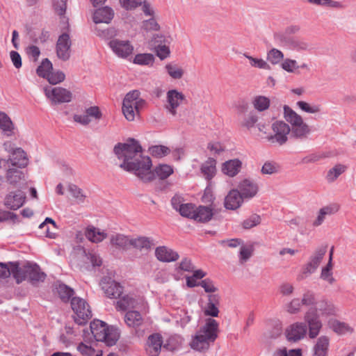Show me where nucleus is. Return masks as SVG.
Wrapping results in <instances>:
<instances>
[{
    "instance_id": "nucleus-52",
    "label": "nucleus",
    "mask_w": 356,
    "mask_h": 356,
    "mask_svg": "<svg viewBox=\"0 0 356 356\" xmlns=\"http://www.w3.org/2000/svg\"><path fill=\"white\" fill-rule=\"evenodd\" d=\"M57 293L63 302H67L74 294V291L65 284H59L56 288Z\"/></svg>"
},
{
    "instance_id": "nucleus-16",
    "label": "nucleus",
    "mask_w": 356,
    "mask_h": 356,
    "mask_svg": "<svg viewBox=\"0 0 356 356\" xmlns=\"http://www.w3.org/2000/svg\"><path fill=\"white\" fill-rule=\"evenodd\" d=\"M307 332V326L305 323L296 322L287 327L285 334L288 341L296 342L302 339Z\"/></svg>"
},
{
    "instance_id": "nucleus-33",
    "label": "nucleus",
    "mask_w": 356,
    "mask_h": 356,
    "mask_svg": "<svg viewBox=\"0 0 356 356\" xmlns=\"http://www.w3.org/2000/svg\"><path fill=\"white\" fill-rule=\"evenodd\" d=\"M220 303V297L218 294H211L208 296V302L204 309V314L213 317H217L219 314L218 306Z\"/></svg>"
},
{
    "instance_id": "nucleus-1",
    "label": "nucleus",
    "mask_w": 356,
    "mask_h": 356,
    "mask_svg": "<svg viewBox=\"0 0 356 356\" xmlns=\"http://www.w3.org/2000/svg\"><path fill=\"white\" fill-rule=\"evenodd\" d=\"M113 150L118 159L122 161L120 167L133 172L144 182L152 181L156 176L160 179H165L173 173L172 167L167 164H160L154 171L151 170L150 158L143 155L141 145L134 138H129L123 143H118Z\"/></svg>"
},
{
    "instance_id": "nucleus-32",
    "label": "nucleus",
    "mask_w": 356,
    "mask_h": 356,
    "mask_svg": "<svg viewBox=\"0 0 356 356\" xmlns=\"http://www.w3.org/2000/svg\"><path fill=\"white\" fill-rule=\"evenodd\" d=\"M217 161L214 158L209 157L200 167V171L207 180L213 179L217 172Z\"/></svg>"
},
{
    "instance_id": "nucleus-29",
    "label": "nucleus",
    "mask_w": 356,
    "mask_h": 356,
    "mask_svg": "<svg viewBox=\"0 0 356 356\" xmlns=\"http://www.w3.org/2000/svg\"><path fill=\"white\" fill-rule=\"evenodd\" d=\"M85 236L92 243H98L107 238V233L93 225H89L86 228Z\"/></svg>"
},
{
    "instance_id": "nucleus-37",
    "label": "nucleus",
    "mask_w": 356,
    "mask_h": 356,
    "mask_svg": "<svg viewBox=\"0 0 356 356\" xmlns=\"http://www.w3.org/2000/svg\"><path fill=\"white\" fill-rule=\"evenodd\" d=\"M212 216L213 211L210 207L200 206L198 207H195L194 217H193V219L198 222H205L210 220Z\"/></svg>"
},
{
    "instance_id": "nucleus-31",
    "label": "nucleus",
    "mask_w": 356,
    "mask_h": 356,
    "mask_svg": "<svg viewBox=\"0 0 356 356\" xmlns=\"http://www.w3.org/2000/svg\"><path fill=\"white\" fill-rule=\"evenodd\" d=\"M330 346V338L327 336L318 337L313 347L314 356H327Z\"/></svg>"
},
{
    "instance_id": "nucleus-53",
    "label": "nucleus",
    "mask_w": 356,
    "mask_h": 356,
    "mask_svg": "<svg viewBox=\"0 0 356 356\" xmlns=\"http://www.w3.org/2000/svg\"><path fill=\"white\" fill-rule=\"evenodd\" d=\"M332 264H327L321 270L320 277L321 279L326 281L330 284H332L335 280L332 275Z\"/></svg>"
},
{
    "instance_id": "nucleus-54",
    "label": "nucleus",
    "mask_w": 356,
    "mask_h": 356,
    "mask_svg": "<svg viewBox=\"0 0 356 356\" xmlns=\"http://www.w3.org/2000/svg\"><path fill=\"white\" fill-rule=\"evenodd\" d=\"M280 165L273 161H266L263 165L261 172L263 175H273L279 172Z\"/></svg>"
},
{
    "instance_id": "nucleus-17",
    "label": "nucleus",
    "mask_w": 356,
    "mask_h": 356,
    "mask_svg": "<svg viewBox=\"0 0 356 356\" xmlns=\"http://www.w3.org/2000/svg\"><path fill=\"white\" fill-rule=\"evenodd\" d=\"M100 285L105 295L109 298H117L123 292V287L111 277H104Z\"/></svg>"
},
{
    "instance_id": "nucleus-22",
    "label": "nucleus",
    "mask_w": 356,
    "mask_h": 356,
    "mask_svg": "<svg viewBox=\"0 0 356 356\" xmlns=\"http://www.w3.org/2000/svg\"><path fill=\"white\" fill-rule=\"evenodd\" d=\"M26 195L21 191L10 192L4 198V205L10 209L17 210L23 206Z\"/></svg>"
},
{
    "instance_id": "nucleus-45",
    "label": "nucleus",
    "mask_w": 356,
    "mask_h": 356,
    "mask_svg": "<svg viewBox=\"0 0 356 356\" xmlns=\"http://www.w3.org/2000/svg\"><path fill=\"white\" fill-rule=\"evenodd\" d=\"M297 106L303 112L309 114H316L321 111V106L316 104H309L305 101H298Z\"/></svg>"
},
{
    "instance_id": "nucleus-57",
    "label": "nucleus",
    "mask_w": 356,
    "mask_h": 356,
    "mask_svg": "<svg viewBox=\"0 0 356 356\" xmlns=\"http://www.w3.org/2000/svg\"><path fill=\"white\" fill-rule=\"evenodd\" d=\"M65 75L61 71L51 72L46 76L45 79H47L49 83L52 85H56L59 83H61L65 80Z\"/></svg>"
},
{
    "instance_id": "nucleus-60",
    "label": "nucleus",
    "mask_w": 356,
    "mask_h": 356,
    "mask_svg": "<svg viewBox=\"0 0 356 356\" xmlns=\"http://www.w3.org/2000/svg\"><path fill=\"white\" fill-rule=\"evenodd\" d=\"M195 209V207L193 204L186 203L181 204V208H179L178 211L182 216L193 219V217H194Z\"/></svg>"
},
{
    "instance_id": "nucleus-26",
    "label": "nucleus",
    "mask_w": 356,
    "mask_h": 356,
    "mask_svg": "<svg viewBox=\"0 0 356 356\" xmlns=\"http://www.w3.org/2000/svg\"><path fill=\"white\" fill-rule=\"evenodd\" d=\"M328 327L339 335L351 334L355 330L350 324L340 321L335 318H330L327 321Z\"/></svg>"
},
{
    "instance_id": "nucleus-9",
    "label": "nucleus",
    "mask_w": 356,
    "mask_h": 356,
    "mask_svg": "<svg viewBox=\"0 0 356 356\" xmlns=\"http://www.w3.org/2000/svg\"><path fill=\"white\" fill-rule=\"evenodd\" d=\"M3 147L9 154V159L13 167L25 168L29 163V159L26 153L20 147L12 148L11 143H5Z\"/></svg>"
},
{
    "instance_id": "nucleus-44",
    "label": "nucleus",
    "mask_w": 356,
    "mask_h": 356,
    "mask_svg": "<svg viewBox=\"0 0 356 356\" xmlns=\"http://www.w3.org/2000/svg\"><path fill=\"white\" fill-rule=\"evenodd\" d=\"M0 129L8 136L13 134V124L10 118L4 113H0Z\"/></svg>"
},
{
    "instance_id": "nucleus-51",
    "label": "nucleus",
    "mask_w": 356,
    "mask_h": 356,
    "mask_svg": "<svg viewBox=\"0 0 356 356\" xmlns=\"http://www.w3.org/2000/svg\"><path fill=\"white\" fill-rule=\"evenodd\" d=\"M302 302L305 307H314L318 301V298L314 292L312 291H307L302 296Z\"/></svg>"
},
{
    "instance_id": "nucleus-30",
    "label": "nucleus",
    "mask_w": 356,
    "mask_h": 356,
    "mask_svg": "<svg viewBox=\"0 0 356 356\" xmlns=\"http://www.w3.org/2000/svg\"><path fill=\"white\" fill-rule=\"evenodd\" d=\"M242 162L238 159H231L222 163L221 170L223 174L230 177H235L241 169Z\"/></svg>"
},
{
    "instance_id": "nucleus-15",
    "label": "nucleus",
    "mask_w": 356,
    "mask_h": 356,
    "mask_svg": "<svg viewBox=\"0 0 356 356\" xmlns=\"http://www.w3.org/2000/svg\"><path fill=\"white\" fill-rule=\"evenodd\" d=\"M23 273V281L28 278L33 284H36L40 282H44L46 275L40 270V267L36 264H27L23 268H20Z\"/></svg>"
},
{
    "instance_id": "nucleus-14",
    "label": "nucleus",
    "mask_w": 356,
    "mask_h": 356,
    "mask_svg": "<svg viewBox=\"0 0 356 356\" xmlns=\"http://www.w3.org/2000/svg\"><path fill=\"white\" fill-rule=\"evenodd\" d=\"M304 319L308 327L309 337L310 339L316 338L319 334L323 327V323L320 317L313 312L307 311L305 314Z\"/></svg>"
},
{
    "instance_id": "nucleus-39",
    "label": "nucleus",
    "mask_w": 356,
    "mask_h": 356,
    "mask_svg": "<svg viewBox=\"0 0 356 356\" xmlns=\"http://www.w3.org/2000/svg\"><path fill=\"white\" fill-rule=\"evenodd\" d=\"M281 67L284 70L289 73H296L299 68L307 70H309L308 64L304 63L302 65H298L296 60L291 58H286L283 60L281 64Z\"/></svg>"
},
{
    "instance_id": "nucleus-27",
    "label": "nucleus",
    "mask_w": 356,
    "mask_h": 356,
    "mask_svg": "<svg viewBox=\"0 0 356 356\" xmlns=\"http://www.w3.org/2000/svg\"><path fill=\"white\" fill-rule=\"evenodd\" d=\"M340 206L337 203L330 204L319 209L316 219L313 221L314 227H318L324 222L327 216H331L337 213Z\"/></svg>"
},
{
    "instance_id": "nucleus-36",
    "label": "nucleus",
    "mask_w": 356,
    "mask_h": 356,
    "mask_svg": "<svg viewBox=\"0 0 356 356\" xmlns=\"http://www.w3.org/2000/svg\"><path fill=\"white\" fill-rule=\"evenodd\" d=\"M131 238L122 234H113L110 238L112 245L122 250H127L131 247Z\"/></svg>"
},
{
    "instance_id": "nucleus-43",
    "label": "nucleus",
    "mask_w": 356,
    "mask_h": 356,
    "mask_svg": "<svg viewBox=\"0 0 356 356\" xmlns=\"http://www.w3.org/2000/svg\"><path fill=\"white\" fill-rule=\"evenodd\" d=\"M252 104L257 111L261 112L269 108L270 100L266 96L257 95L252 99Z\"/></svg>"
},
{
    "instance_id": "nucleus-58",
    "label": "nucleus",
    "mask_w": 356,
    "mask_h": 356,
    "mask_svg": "<svg viewBox=\"0 0 356 356\" xmlns=\"http://www.w3.org/2000/svg\"><path fill=\"white\" fill-rule=\"evenodd\" d=\"M326 252V246L320 247L314 252V253L310 256L309 259L319 266Z\"/></svg>"
},
{
    "instance_id": "nucleus-13",
    "label": "nucleus",
    "mask_w": 356,
    "mask_h": 356,
    "mask_svg": "<svg viewBox=\"0 0 356 356\" xmlns=\"http://www.w3.org/2000/svg\"><path fill=\"white\" fill-rule=\"evenodd\" d=\"M307 312H313L320 317V316H334L338 309L332 302L326 298H321L318 300L314 307L309 308Z\"/></svg>"
},
{
    "instance_id": "nucleus-19",
    "label": "nucleus",
    "mask_w": 356,
    "mask_h": 356,
    "mask_svg": "<svg viewBox=\"0 0 356 356\" xmlns=\"http://www.w3.org/2000/svg\"><path fill=\"white\" fill-rule=\"evenodd\" d=\"M237 189L245 200H249L257 195L259 186L253 179L245 178L238 182Z\"/></svg>"
},
{
    "instance_id": "nucleus-6",
    "label": "nucleus",
    "mask_w": 356,
    "mask_h": 356,
    "mask_svg": "<svg viewBox=\"0 0 356 356\" xmlns=\"http://www.w3.org/2000/svg\"><path fill=\"white\" fill-rule=\"evenodd\" d=\"M71 307L75 314L74 321L79 325L85 324L92 316L90 306L86 301L79 297H74L71 300Z\"/></svg>"
},
{
    "instance_id": "nucleus-8",
    "label": "nucleus",
    "mask_w": 356,
    "mask_h": 356,
    "mask_svg": "<svg viewBox=\"0 0 356 356\" xmlns=\"http://www.w3.org/2000/svg\"><path fill=\"white\" fill-rule=\"evenodd\" d=\"M186 101V96L183 92H179L176 89L169 90L166 93V103L165 108L167 111L175 116L177 113L178 108Z\"/></svg>"
},
{
    "instance_id": "nucleus-47",
    "label": "nucleus",
    "mask_w": 356,
    "mask_h": 356,
    "mask_svg": "<svg viewBox=\"0 0 356 356\" xmlns=\"http://www.w3.org/2000/svg\"><path fill=\"white\" fill-rule=\"evenodd\" d=\"M154 61V57L152 54H138L134 58V63L140 65H152Z\"/></svg>"
},
{
    "instance_id": "nucleus-61",
    "label": "nucleus",
    "mask_w": 356,
    "mask_h": 356,
    "mask_svg": "<svg viewBox=\"0 0 356 356\" xmlns=\"http://www.w3.org/2000/svg\"><path fill=\"white\" fill-rule=\"evenodd\" d=\"M244 56L249 60L250 64L252 67H258L259 69L269 68L268 64L262 58H254L248 54H244Z\"/></svg>"
},
{
    "instance_id": "nucleus-64",
    "label": "nucleus",
    "mask_w": 356,
    "mask_h": 356,
    "mask_svg": "<svg viewBox=\"0 0 356 356\" xmlns=\"http://www.w3.org/2000/svg\"><path fill=\"white\" fill-rule=\"evenodd\" d=\"M303 303L302 299L294 298L288 305V312L291 314H297L300 312Z\"/></svg>"
},
{
    "instance_id": "nucleus-21",
    "label": "nucleus",
    "mask_w": 356,
    "mask_h": 356,
    "mask_svg": "<svg viewBox=\"0 0 356 356\" xmlns=\"http://www.w3.org/2000/svg\"><path fill=\"white\" fill-rule=\"evenodd\" d=\"M71 40L68 34L63 33L59 36L56 43L57 56L63 60H67L70 56Z\"/></svg>"
},
{
    "instance_id": "nucleus-35",
    "label": "nucleus",
    "mask_w": 356,
    "mask_h": 356,
    "mask_svg": "<svg viewBox=\"0 0 356 356\" xmlns=\"http://www.w3.org/2000/svg\"><path fill=\"white\" fill-rule=\"evenodd\" d=\"M46 237L56 238L58 227L55 221L51 218H46L44 221L39 225Z\"/></svg>"
},
{
    "instance_id": "nucleus-46",
    "label": "nucleus",
    "mask_w": 356,
    "mask_h": 356,
    "mask_svg": "<svg viewBox=\"0 0 356 356\" xmlns=\"http://www.w3.org/2000/svg\"><path fill=\"white\" fill-rule=\"evenodd\" d=\"M94 344H95V342L88 343L85 340L78 345L77 350L83 356H94L95 353Z\"/></svg>"
},
{
    "instance_id": "nucleus-41",
    "label": "nucleus",
    "mask_w": 356,
    "mask_h": 356,
    "mask_svg": "<svg viewBox=\"0 0 356 356\" xmlns=\"http://www.w3.org/2000/svg\"><path fill=\"white\" fill-rule=\"evenodd\" d=\"M347 166L341 163H337L330 168L326 175V179L328 182H334L337 178L344 173L347 170Z\"/></svg>"
},
{
    "instance_id": "nucleus-23",
    "label": "nucleus",
    "mask_w": 356,
    "mask_h": 356,
    "mask_svg": "<svg viewBox=\"0 0 356 356\" xmlns=\"http://www.w3.org/2000/svg\"><path fill=\"white\" fill-rule=\"evenodd\" d=\"M154 255L157 260L165 263L175 261L179 257L178 252L165 245L156 247Z\"/></svg>"
},
{
    "instance_id": "nucleus-48",
    "label": "nucleus",
    "mask_w": 356,
    "mask_h": 356,
    "mask_svg": "<svg viewBox=\"0 0 356 356\" xmlns=\"http://www.w3.org/2000/svg\"><path fill=\"white\" fill-rule=\"evenodd\" d=\"M52 70L53 65L51 61L48 58H44L37 68L36 72L39 76L46 78Z\"/></svg>"
},
{
    "instance_id": "nucleus-4",
    "label": "nucleus",
    "mask_w": 356,
    "mask_h": 356,
    "mask_svg": "<svg viewBox=\"0 0 356 356\" xmlns=\"http://www.w3.org/2000/svg\"><path fill=\"white\" fill-rule=\"evenodd\" d=\"M91 332L97 341L104 342L107 346L115 344L119 338L118 331L100 320H94L90 323Z\"/></svg>"
},
{
    "instance_id": "nucleus-2",
    "label": "nucleus",
    "mask_w": 356,
    "mask_h": 356,
    "mask_svg": "<svg viewBox=\"0 0 356 356\" xmlns=\"http://www.w3.org/2000/svg\"><path fill=\"white\" fill-rule=\"evenodd\" d=\"M219 332L218 323L213 318H207L191 337L189 346L195 351L205 353L213 346Z\"/></svg>"
},
{
    "instance_id": "nucleus-56",
    "label": "nucleus",
    "mask_w": 356,
    "mask_h": 356,
    "mask_svg": "<svg viewBox=\"0 0 356 356\" xmlns=\"http://www.w3.org/2000/svg\"><path fill=\"white\" fill-rule=\"evenodd\" d=\"M207 149L212 155H219L225 152V145L218 141H211L207 144Z\"/></svg>"
},
{
    "instance_id": "nucleus-59",
    "label": "nucleus",
    "mask_w": 356,
    "mask_h": 356,
    "mask_svg": "<svg viewBox=\"0 0 356 356\" xmlns=\"http://www.w3.org/2000/svg\"><path fill=\"white\" fill-rule=\"evenodd\" d=\"M261 223V217L257 214H252L249 218L243 220L242 226L244 229H251Z\"/></svg>"
},
{
    "instance_id": "nucleus-12",
    "label": "nucleus",
    "mask_w": 356,
    "mask_h": 356,
    "mask_svg": "<svg viewBox=\"0 0 356 356\" xmlns=\"http://www.w3.org/2000/svg\"><path fill=\"white\" fill-rule=\"evenodd\" d=\"M44 91L46 97L50 99L52 104L69 102L72 99V93L61 87H47Z\"/></svg>"
},
{
    "instance_id": "nucleus-42",
    "label": "nucleus",
    "mask_w": 356,
    "mask_h": 356,
    "mask_svg": "<svg viewBox=\"0 0 356 356\" xmlns=\"http://www.w3.org/2000/svg\"><path fill=\"white\" fill-rule=\"evenodd\" d=\"M289 48L300 51H309L311 49V46L308 42L305 40L299 38H291L286 42Z\"/></svg>"
},
{
    "instance_id": "nucleus-5",
    "label": "nucleus",
    "mask_w": 356,
    "mask_h": 356,
    "mask_svg": "<svg viewBox=\"0 0 356 356\" xmlns=\"http://www.w3.org/2000/svg\"><path fill=\"white\" fill-rule=\"evenodd\" d=\"M144 101L140 97L138 90L128 92L122 102V111L128 121H134L139 115V110L143 106Z\"/></svg>"
},
{
    "instance_id": "nucleus-18",
    "label": "nucleus",
    "mask_w": 356,
    "mask_h": 356,
    "mask_svg": "<svg viewBox=\"0 0 356 356\" xmlns=\"http://www.w3.org/2000/svg\"><path fill=\"white\" fill-rule=\"evenodd\" d=\"M10 275H13L17 283L19 284L23 281L24 275L18 263H0V278L8 277Z\"/></svg>"
},
{
    "instance_id": "nucleus-7",
    "label": "nucleus",
    "mask_w": 356,
    "mask_h": 356,
    "mask_svg": "<svg viewBox=\"0 0 356 356\" xmlns=\"http://www.w3.org/2000/svg\"><path fill=\"white\" fill-rule=\"evenodd\" d=\"M116 309L125 311L130 308H136L143 313L148 312V305L143 297H135L132 295H125L116 302Z\"/></svg>"
},
{
    "instance_id": "nucleus-3",
    "label": "nucleus",
    "mask_w": 356,
    "mask_h": 356,
    "mask_svg": "<svg viewBox=\"0 0 356 356\" xmlns=\"http://www.w3.org/2000/svg\"><path fill=\"white\" fill-rule=\"evenodd\" d=\"M284 118L291 124V136L298 139H305L311 133L309 126L304 122L302 116L289 106H284Z\"/></svg>"
},
{
    "instance_id": "nucleus-11",
    "label": "nucleus",
    "mask_w": 356,
    "mask_h": 356,
    "mask_svg": "<svg viewBox=\"0 0 356 356\" xmlns=\"http://www.w3.org/2000/svg\"><path fill=\"white\" fill-rule=\"evenodd\" d=\"M272 130L273 135L268 138L270 141L280 145H283L287 141L291 131L288 124L283 121H276L272 124Z\"/></svg>"
},
{
    "instance_id": "nucleus-40",
    "label": "nucleus",
    "mask_w": 356,
    "mask_h": 356,
    "mask_svg": "<svg viewBox=\"0 0 356 356\" xmlns=\"http://www.w3.org/2000/svg\"><path fill=\"white\" fill-rule=\"evenodd\" d=\"M164 69L168 76L172 79H181L184 75V70L181 66L174 63H167Z\"/></svg>"
},
{
    "instance_id": "nucleus-62",
    "label": "nucleus",
    "mask_w": 356,
    "mask_h": 356,
    "mask_svg": "<svg viewBox=\"0 0 356 356\" xmlns=\"http://www.w3.org/2000/svg\"><path fill=\"white\" fill-rule=\"evenodd\" d=\"M316 270L313 268L309 264L306 263L305 265L302 266L299 274L297 276V280L298 281L303 280L310 276L312 274H313Z\"/></svg>"
},
{
    "instance_id": "nucleus-63",
    "label": "nucleus",
    "mask_w": 356,
    "mask_h": 356,
    "mask_svg": "<svg viewBox=\"0 0 356 356\" xmlns=\"http://www.w3.org/2000/svg\"><path fill=\"white\" fill-rule=\"evenodd\" d=\"M257 120V116L254 113H250L244 118L241 126L249 129L254 126Z\"/></svg>"
},
{
    "instance_id": "nucleus-55",
    "label": "nucleus",
    "mask_w": 356,
    "mask_h": 356,
    "mask_svg": "<svg viewBox=\"0 0 356 356\" xmlns=\"http://www.w3.org/2000/svg\"><path fill=\"white\" fill-rule=\"evenodd\" d=\"M68 191L71 195L75 199L76 202H83L86 195L83 193V191L77 186L74 184H70L68 186Z\"/></svg>"
},
{
    "instance_id": "nucleus-10",
    "label": "nucleus",
    "mask_w": 356,
    "mask_h": 356,
    "mask_svg": "<svg viewBox=\"0 0 356 356\" xmlns=\"http://www.w3.org/2000/svg\"><path fill=\"white\" fill-rule=\"evenodd\" d=\"M108 46L118 57L124 59L132 56L134 50V46L127 40L113 39L109 42Z\"/></svg>"
},
{
    "instance_id": "nucleus-24",
    "label": "nucleus",
    "mask_w": 356,
    "mask_h": 356,
    "mask_svg": "<svg viewBox=\"0 0 356 356\" xmlns=\"http://www.w3.org/2000/svg\"><path fill=\"white\" fill-rule=\"evenodd\" d=\"M19 168L9 166L6 170L5 178L6 182L14 186H19L26 180L24 172L19 169Z\"/></svg>"
},
{
    "instance_id": "nucleus-50",
    "label": "nucleus",
    "mask_w": 356,
    "mask_h": 356,
    "mask_svg": "<svg viewBox=\"0 0 356 356\" xmlns=\"http://www.w3.org/2000/svg\"><path fill=\"white\" fill-rule=\"evenodd\" d=\"M149 154L156 158H162L170 152V149L164 145H153L149 148Z\"/></svg>"
},
{
    "instance_id": "nucleus-38",
    "label": "nucleus",
    "mask_w": 356,
    "mask_h": 356,
    "mask_svg": "<svg viewBox=\"0 0 356 356\" xmlns=\"http://www.w3.org/2000/svg\"><path fill=\"white\" fill-rule=\"evenodd\" d=\"M124 322L129 327L137 328L143 323V318L140 312L129 311L124 316Z\"/></svg>"
},
{
    "instance_id": "nucleus-20",
    "label": "nucleus",
    "mask_w": 356,
    "mask_h": 356,
    "mask_svg": "<svg viewBox=\"0 0 356 356\" xmlns=\"http://www.w3.org/2000/svg\"><path fill=\"white\" fill-rule=\"evenodd\" d=\"M163 346V338L159 334L149 335L146 341L145 350L149 356H159Z\"/></svg>"
},
{
    "instance_id": "nucleus-25",
    "label": "nucleus",
    "mask_w": 356,
    "mask_h": 356,
    "mask_svg": "<svg viewBox=\"0 0 356 356\" xmlns=\"http://www.w3.org/2000/svg\"><path fill=\"white\" fill-rule=\"evenodd\" d=\"M244 200L238 189H232L225 198L224 205L227 209L236 210L241 207Z\"/></svg>"
},
{
    "instance_id": "nucleus-28",
    "label": "nucleus",
    "mask_w": 356,
    "mask_h": 356,
    "mask_svg": "<svg viewBox=\"0 0 356 356\" xmlns=\"http://www.w3.org/2000/svg\"><path fill=\"white\" fill-rule=\"evenodd\" d=\"M115 15L114 10L108 6L97 9L93 13V22L95 24H109Z\"/></svg>"
},
{
    "instance_id": "nucleus-34",
    "label": "nucleus",
    "mask_w": 356,
    "mask_h": 356,
    "mask_svg": "<svg viewBox=\"0 0 356 356\" xmlns=\"http://www.w3.org/2000/svg\"><path fill=\"white\" fill-rule=\"evenodd\" d=\"M153 241L147 236L131 238V246L140 251H149L154 245Z\"/></svg>"
},
{
    "instance_id": "nucleus-49",
    "label": "nucleus",
    "mask_w": 356,
    "mask_h": 356,
    "mask_svg": "<svg viewBox=\"0 0 356 356\" xmlns=\"http://www.w3.org/2000/svg\"><path fill=\"white\" fill-rule=\"evenodd\" d=\"M284 54L279 49L273 48L267 52L266 59L272 65H277L283 60Z\"/></svg>"
}]
</instances>
